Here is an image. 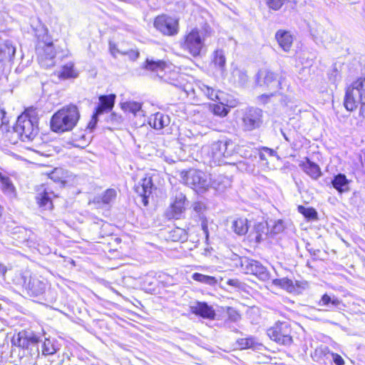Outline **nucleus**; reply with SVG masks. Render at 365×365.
<instances>
[{
  "instance_id": "7ed1b4c3",
  "label": "nucleus",
  "mask_w": 365,
  "mask_h": 365,
  "mask_svg": "<svg viewBox=\"0 0 365 365\" xmlns=\"http://www.w3.org/2000/svg\"><path fill=\"white\" fill-rule=\"evenodd\" d=\"M80 112L74 104L62 107L51 119V128L55 133H62L71 130L80 119Z\"/></svg>"
},
{
  "instance_id": "cd10ccee",
  "label": "nucleus",
  "mask_w": 365,
  "mask_h": 365,
  "mask_svg": "<svg viewBox=\"0 0 365 365\" xmlns=\"http://www.w3.org/2000/svg\"><path fill=\"white\" fill-rule=\"evenodd\" d=\"M365 91V77L356 79L348 78L346 80L345 91Z\"/></svg>"
},
{
  "instance_id": "a19ab883",
  "label": "nucleus",
  "mask_w": 365,
  "mask_h": 365,
  "mask_svg": "<svg viewBox=\"0 0 365 365\" xmlns=\"http://www.w3.org/2000/svg\"><path fill=\"white\" fill-rule=\"evenodd\" d=\"M49 178L52 180L53 182L56 183H60L61 185H64L66 182L65 180V174L63 170L61 168H55L49 175Z\"/></svg>"
},
{
  "instance_id": "4c0bfd02",
  "label": "nucleus",
  "mask_w": 365,
  "mask_h": 365,
  "mask_svg": "<svg viewBox=\"0 0 365 365\" xmlns=\"http://www.w3.org/2000/svg\"><path fill=\"white\" fill-rule=\"evenodd\" d=\"M237 344L240 349H255L261 344L258 343L255 338L250 336L248 338L240 339L237 340Z\"/></svg>"
},
{
  "instance_id": "052dcab7",
  "label": "nucleus",
  "mask_w": 365,
  "mask_h": 365,
  "mask_svg": "<svg viewBox=\"0 0 365 365\" xmlns=\"http://www.w3.org/2000/svg\"><path fill=\"white\" fill-rule=\"evenodd\" d=\"M272 96V93L271 95H267V94H262L259 97V101H261L263 103H265L267 101V99Z\"/></svg>"
},
{
  "instance_id": "49530a36",
  "label": "nucleus",
  "mask_w": 365,
  "mask_h": 365,
  "mask_svg": "<svg viewBox=\"0 0 365 365\" xmlns=\"http://www.w3.org/2000/svg\"><path fill=\"white\" fill-rule=\"evenodd\" d=\"M217 227L216 225L211 222L209 225L208 220L205 217H201V227L203 233L205 235L206 242L208 240L210 230H213L214 227Z\"/></svg>"
},
{
  "instance_id": "1a4fd4ad",
  "label": "nucleus",
  "mask_w": 365,
  "mask_h": 365,
  "mask_svg": "<svg viewBox=\"0 0 365 365\" xmlns=\"http://www.w3.org/2000/svg\"><path fill=\"white\" fill-rule=\"evenodd\" d=\"M183 182L194 190L202 191L210 186V175L198 170H190L182 173Z\"/></svg>"
},
{
  "instance_id": "f8f14e48",
  "label": "nucleus",
  "mask_w": 365,
  "mask_h": 365,
  "mask_svg": "<svg viewBox=\"0 0 365 365\" xmlns=\"http://www.w3.org/2000/svg\"><path fill=\"white\" fill-rule=\"evenodd\" d=\"M154 26L158 31L167 36H175L179 31L178 21L166 15L156 17Z\"/></svg>"
},
{
  "instance_id": "ea45409f",
  "label": "nucleus",
  "mask_w": 365,
  "mask_h": 365,
  "mask_svg": "<svg viewBox=\"0 0 365 365\" xmlns=\"http://www.w3.org/2000/svg\"><path fill=\"white\" fill-rule=\"evenodd\" d=\"M309 56L310 53L307 51L302 50L297 53L296 58L302 65L309 66L312 65L314 57L313 55H312V57Z\"/></svg>"
},
{
  "instance_id": "c85d7f7f",
  "label": "nucleus",
  "mask_w": 365,
  "mask_h": 365,
  "mask_svg": "<svg viewBox=\"0 0 365 365\" xmlns=\"http://www.w3.org/2000/svg\"><path fill=\"white\" fill-rule=\"evenodd\" d=\"M349 182L346 175L341 173L335 175L331 180L333 187L341 193L349 190Z\"/></svg>"
},
{
  "instance_id": "ddd939ff",
  "label": "nucleus",
  "mask_w": 365,
  "mask_h": 365,
  "mask_svg": "<svg viewBox=\"0 0 365 365\" xmlns=\"http://www.w3.org/2000/svg\"><path fill=\"white\" fill-rule=\"evenodd\" d=\"M38 61L41 67L48 68L55 65L56 52L54 51L53 43H41L36 48Z\"/></svg>"
},
{
  "instance_id": "f03ea898",
  "label": "nucleus",
  "mask_w": 365,
  "mask_h": 365,
  "mask_svg": "<svg viewBox=\"0 0 365 365\" xmlns=\"http://www.w3.org/2000/svg\"><path fill=\"white\" fill-rule=\"evenodd\" d=\"M235 145L230 139H222L213 142L210 145L202 147L201 154L204 158V163L220 165L224 162V158L232 155L235 152Z\"/></svg>"
},
{
  "instance_id": "3c124183",
  "label": "nucleus",
  "mask_w": 365,
  "mask_h": 365,
  "mask_svg": "<svg viewBox=\"0 0 365 365\" xmlns=\"http://www.w3.org/2000/svg\"><path fill=\"white\" fill-rule=\"evenodd\" d=\"M122 55L128 56L129 59L131 61H135L138 58L140 53L138 50L130 49L129 51H124V53H122Z\"/></svg>"
},
{
  "instance_id": "aec40b11",
  "label": "nucleus",
  "mask_w": 365,
  "mask_h": 365,
  "mask_svg": "<svg viewBox=\"0 0 365 365\" xmlns=\"http://www.w3.org/2000/svg\"><path fill=\"white\" fill-rule=\"evenodd\" d=\"M208 97L212 99L215 98L220 104L229 109L236 107L239 103L238 99L229 93H208Z\"/></svg>"
},
{
  "instance_id": "473e14b6",
  "label": "nucleus",
  "mask_w": 365,
  "mask_h": 365,
  "mask_svg": "<svg viewBox=\"0 0 365 365\" xmlns=\"http://www.w3.org/2000/svg\"><path fill=\"white\" fill-rule=\"evenodd\" d=\"M231 228L238 235H245L248 231L247 219L238 218L232 222Z\"/></svg>"
},
{
  "instance_id": "8fccbe9b",
  "label": "nucleus",
  "mask_w": 365,
  "mask_h": 365,
  "mask_svg": "<svg viewBox=\"0 0 365 365\" xmlns=\"http://www.w3.org/2000/svg\"><path fill=\"white\" fill-rule=\"evenodd\" d=\"M108 46L110 54L115 58L117 57L118 54L122 55V53H124V51L119 50L118 48L117 47V45L113 41H110Z\"/></svg>"
},
{
  "instance_id": "bf43d9fd",
  "label": "nucleus",
  "mask_w": 365,
  "mask_h": 365,
  "mask_svg": "<svg viewBox=\"0 0 365 365\" xmlns=\"http://www.w3.org/2000/svg\"><path fill=\"white\" fill-rule=\"evenodd\" d=\"M294 284L295 285V289L297 287V288L304 289L305 286L307 285V282H299V281H296L295 283H294Z\"/></svg>"
},
{
  "instance_id": "774afa93",
  "label": "nucleus",
  "mask_w": 365,
  "mask_h": 365,
  "mask_svg": "<svg viewBox=\"0 0 365 365\" xmlns=\"http://www.w3.org/2000/svg\"><path fill=\"white\" fill-rule=\"evenodd\" d=\"M190 91L194 92V91H195V89H194V88H192Z\"/></svg>"
},
{
  "instance_id": "de8ad7c7",
  "label": "nucleus",
  "mask_w": 365,
  "mask_h": 365,
  "mask_svg": "<svg viewBox=\"0 0 365 365\" xmlns=\"http://www.w3.org/2000/svg\"><path fill=\"white\" fill-rule=\"evenodd\" d=\"M227 314L228 315V319L233 322H236L241 319V315L240 313L232 307H228Z\"/></svg>"
},
{
  "instance_id": "6e6552de",
  "label": "nucleus",
  "mask_w": 365,
  "mask_h": 365,
  "mask_svg": "<svg viewBox=\"0 0 365 365\" xmlns=\"http://www.w3.org/2000/svg\"><path fill=\"white\" fill-rule=\"evenodd\" d=\"M292 329L289 323L277 322L267 329L268 336L279 345L290 346L293 342Z\"/></svg>"
},
{
  "instance_id": "39448f33",
  "label": "nucleus",
  "mask_w": 365,
  "mask_h": 365,
  "mask_svg": "<svg viewBox=\"0 0 365 365\" xmlns=\"http://www.w3.org/2000/svg\"><path fill=\"white\" fill-rule=\"evenodd\" d=\"M14 130L22 141H32L38 133L37 119L34 116L23 113L19 116Z\"/></svg>"
},
{
  "instance_id": "f257e3e1",
  "label": "nucleus",
  "mask_w": 365,
  "mask_h": 365,
  "mask_svg": "<svg viewBox=\"0 0 365 365\" xmlns=\"http://www.w3.org/2000/svg\"><path fill=\"white\" fill-rule=\"evenodd\" d=\"M138 76L150 75L153 78H158L161 81L180 88L182 91H188L185 87L181 88L182 76L173 65L167 64L163 61H154L147 58L143 66L135 71Z\"/></svg>"
},
{
  "instance_id": "13d9d810",
  "label": "nucleus",
  "mask_w": 365,
  "mask_h": 365,
  "mask_svg": "<svg viewBox=\"0 0 365 365\" xmlns=\"http://www.w3.org/2000/svg\"><path fill=\"white\" fill-rule=\"evenodd\" d=\"M204 206L201 202H195L193 205L194 210L197 212H201Z\"/></svg>"
},
{
  "instance_id": "7c9ffc66",
  "label": "nucleus",
  "mask_w": 365,
  "mask_h": 365,
  "mask_svg": "<svg viewBox=\"0 0 365 365\" xmlns=\"http://www.w3.org/2000/svg\"><path fill=\"white\" fill-rule=\"evenodd\" d=\"M1 190L8 197H9L10 199H14L16 197V188L9 177L3 178L2 181H1Z\"/></svg>"
},
{
  "instance_id": "20e7f679",
  "label": "nucleus",
  "mask_w": 365,
  "mask_h": 365,
  "mask_svg": "<svg viewBox=\"0 0 365 365\" xmlns=\"http://www.w3.org/2000/svg\"><path fill=\"white\" fill-rule=\"evenodd\" d=\"M211 33L212 29L208 25H205L200 29H192L184 36L180 43V47L193 57L199 56L206 38L211 35Z\"/></svg>"
},
{
  "instance_id": "a211bd4d",
  "label": "nucleus",
  "mask_w": 365,
  "mask_h": 365,
  "mask_svg": "<svg viewBox=\"0 0 365 365\" xmlns=\"http://www.w3.org/2000/svg\"><path fill=\"white\" fill-rule=\"evenodd\" d=\"M299 166L312 180H317L322 175L320 167L307 157L300 161Z\"/></svg>"
},
{
  "instance_id": "423d86ee",
  "label": "nucleus",
  "mask_w": 365,
  "mask_h": 365,
  "mask_svg": "<svg viewBox=\"0 0 365 365\" xmlns=\"http://www.w3.org/2000/svg\"><path fill=\"white\" fill-rule=\"evenodd\" d=\"M42 341L41 336L33 331H21L11 340L13 345L22 348L29 351L31 357L38 358L40 351L38 343Z\"/></svg>"
},
{
  "instance_id": "2f4dec72",
  "label": "nucleus",
  "mask_w": 365,
  "mask_h": 365,
  "mask_svg": "<svg viewBox=\"0 0 365 365\" xmlns=\"http://www.w3.org/2000/svg\"><path fill=\"white\" fill-rule=\"evenodd\" d=\"M78 76V72L74 68L73 63L69 62L65 64L58 74L60 78H75Z\"/></svg>"
},
{
  "instance_id": "4d7b16f0",
  "label": "nucleus",
  "mask_w": 365,
  "mask_h": 365,
  "mask_svg": "<svg viewBox=\"0 0 365 365\" xmlns=\"http://www.w3.org/2000/svg\"><path fill=\"white\" fill-rule=\"evenodd\" d=\"M227 284L234 287H240V282L236 279H230L227 280Z\"/></svg>"
},
{
  "instance_id": "b1692460",
  "label": "nucleus",
  "mask_w": 365,
  "mask_h": 365,
  "mask_svg": "<svg viewBox=\"0 0 365 365\" xmlns=\"http://www.w3.org/2000/svg\"><path fill=\"white\" fill-rule=\"evenodd\" d=\"M275 80L274 73L267 68H261L256 75V83L260 87H269V84Z\"/></svg>"
},
{
  "instance_id": "412c9836",
  "label": "nucleus",
  "mask_w": 365,
  "mask_h": 365,
  "mask_svg": "<svg viewBox=\"0 0 365 365\" xmlns=\"http://www.w3.org/2000/svg\"><path fill=\"white\" fill-rule=\"evenodd\" d=\"M185 197L180 195L177 197L175 202L170 206V210L167 212V216L169 219H179L180 218L185 210Z\"/></svg>"
},
{
  "instance_id": "37998d69",
  "label": "nucleus",
  "mask_w": 365,
  "mask_h": 365,
  "mask_svg": "<svg viewBox=\"0 0 365 365\" xmlns=\"http://www.w3.org/2000/svg\"><path fill=\"white\" fill-rule=\"evenodd\" d=\"M254 230L255 232V240L257 242H259L262 240V235L266 234L267 232L268 227L266 223L258 222L255 224L254 227Z\"/></svg>"
},
{
  "instance_id": "2eb2a0df",
  "label": "nucleus",
  "mask_w": 365,
  "mask_h": 365,
  "mask_svg": "<svg viewBox=\"0 0 365 365\" xmlns=\"http://www.w3.org/2000/svg\"><path fill=\"white\" fill-rule=\"evenodd\" d=\"M344 105L349 111L354 110L359 104L361 109H365L363 102H365V93H345Z\"/></svg>"
},
{
  "instance_id": "dca6fc26",
  "label": "nucleus",
  "mask_w": 365,
  "mask_h": 365,
  "mask_svg": "<svg viewBox=\"0 0 365 365\" xmlns=\"http://www.w3.org/2000/svg\"><path fill=\"white\" fill-rule=\"evenodd\" d=\"M47 287L46 281L44 279H39L36 276L30 277L26 289L28 294L31 296L37 297L43 294Z\"/></svg>"
},
{
  "instance_id": "9d476101",
  "label": "nucleus",
  "mask_w": 365,
  "mask_h": 365,
  "mask_svg": "<svg viewBox=\"0 0 365 365\" xmlns=\"http://www.w3.org/2000/svg\"><path fill=\"white\" fill-rule=\"evenodd\" d=\"M98 100V104L88 124L87 128L91 131L95 129L98 121V116L105 113H108L113 109L115 101V95L114 93L102 95L99 96Z\"/></svg>"
},
{
  "instance_id": "a18cd8bd",
  "label": "nucleus",
  "mask_w": 365,
  "mask_h": 365,
  "mask_svg": "<svg viewBox=\"0 0 365 365\" xmlns=\"http://www.w3.org/2000/svg\"><path fill=\"white\" fill-rule=\"evenodd\" d=\"M106 121L111 125L116 127L120 125L123 123V118L120 115H118L115 113H112L107 117Z\"/></svg>"
},
{
  "instance_id": "72a5a7b5",
  "label": "nucleus",
  "mask_w": 365,
  "mask_h": 365,
  "mask_svg": "<svg viewBox=\"0 0 365 365\" xmlns=\"http://www.w3.org/2000/svg\"><path fill=\"white\" fill-rule=\"evenodd\" d=\"M319 304L329 306L331 309H341L340 306L342 305V303L337 297L334 296L331 297L325 294L322 297Z\"/></svg>"
},
{
  "instance_id": "4be33fe9",
  "label": "nucleus",
  "mask_w": 365,
  "mask_h": 365,
  "mask_svg": "<svg viewBox=\"0 0 365 365\" xmlns=\"http://www.w3.org/2000/svg\"><path fill=\"white\" fill-rule=\"evenodd\" d=\"M41 342V354L44 356H52L60 349L58 341L55 338L44 336Z\"/></svg>"
},
{
  "instance_id": "a878e982",
  "label": "nucleus",
  "mask_w": 365,
  "mask_h": 365,
  "mask_svg": "<svg viewBox=\"0 0 365 365\" xmlns=\"http://www.w3.org/2000/svg\"><path fill=\"white\" fill-rule=\"evenodd\" d=\"M230 81L238 87H242L248 81L247 71L243 68H234L232 71Z\"/></svg>"
},
{
  "instance_id": "0e129e2a",
  "label": "nucleus",
  "mask_w": 365,
  "mask_h": 365,
  "mask_svg": "<svg viewBox=\"0 0 365 365\" xmlns=\"http://www.w3.org/2000/svg\"><path fill=\"white\" fill-rule=\"evenodd\" d=\"M283 136H284V139H285L287 141H288V142H289V141H290L289 138H288V137H287L284 133H283Z\"/></svg>"
},
{
  "instance_id": "9b49d317",
  "label": "nucleus",
  "mask_w": 365,
  "mask_h": 365,
  "mask_svg": "<svg viewBox=\"0 0 365 365\" xmlns=\"http://www.w3.org/2000/svg\"><path fill=\"white\" fill-rule=\"evenodd\" d=\"M240 264L246 274H254L262 281H267L269 279V273L259 262L243 258L240 260Z\"/></svg>"
},
{
  "instance_id": "c9c22d12",
  "label": "nucleus",
  "mask_w": 365,
  "mask_h": 365,
  "mask_svg": "<svg viewBox=\"0 0 365 365\" xmlns=\"http://www.w3.org/2000/svg\"><path fill=\"white\" fill-rule=\"evenodd\" d=\"M272 284L286 289L289 292H295V285L294 284L293 281L288 278L284 277L273 279Z\"/></svg>"
},
{
  "instance_id": "f704fd0d",
  "label": "nucleus",
  "mask_w": 365,
  "mask_h": 365,
  "mask_svg": "<svg viewBox=\"0 0 365 365\" xmlns=\"http://www.w3.org/2000/svg\"><path fill=\"white\" fill-rule=\"evenodd\" d=\"M116 195L115 190L110 188L106 190L101 195L96 197L95 200L98 203L102 202L108 205L115 200Z\"/></svg>"
},
{
  "instance_id": "603ef678",
  "label": "nucleus",
  "mask_w": 365,
  "mask_h": 365,
  "mask_svg": "<svg viewBox=\"0 0 365 365\" xmlns=\"http://www.w3.org/2000/svg\"><path fill=\"white\" fill-rule=\"evenodd\" d=\"M174 234H177L179 235V237H175V235H173V240L178 241V240H184L186 237V235L185 233L184 230L178 228L176 230L174 231Z\"/></svg>"
},
{
  "instance_id": "c03bdc74",
  "label": "nucleus",
  "mask_w": 365,
  "mask_h": 365,
  "mask_svg": "<svg viewBox=\"0 0 365 365\" xmlns=\"http://www.w3.org/2000/svg\"><path fill=\"white\" fill-rule=\"evenodd\" d=\"M297 210L308 220L317 219V212L313 207H305L303 205H299Z\"/></svg>"
},
{
  "instance_id": "0eeeda50",
  "label": "nucleus",
  "mask_w": 365,
  "mask_h": 365,
  "mask_svg": "<svg viewBox=\"0 0 365 365\" xmlns=\"http://www.w3.org/2000/svg\"><path fill=\"white\" fill-rule=\"evenodd\" d=\"M263 111L255 107L241 110V127L245 131H252L261 127L263 123Z\"/></svg>"
},
{
  "instance_id": "6e6d98bb",
  "label": "nucleus",
  "mask_w": 365,
  "mask_h": 365,
  "mask_svg": "<svg viewBox=\"0 0 365 365\" xmlns=\"http://www.w3.org/2000/svg\"><path fill=\"white\" fill-rule=\"evenodd\" d=\"M8 120L6 117V112L3 109H0V126L6 124Z\"/></svg>"
},
{
  "instance_id": "680f3d73",
  "label": "nucleus",
  "mask_w": 365,
  "mask_h": 365,
  "mask_svg": "<svg viewBox=\"0 0 365 365\" xmlns=\"http://www.w3.org/2000/svg\"><path fill=\"white\" fill-rule=\"evenodd\" d=\"M264 150L268 153L269 155H274V154L275 153V151L273 150L272 149H270V148H264Z\"/></svg>"
},
{
  "instance_id": "69168bd1",
  "label": "nucleus",
  "mask_w": 365,
  "mask_h": 365,
  "mask_svg": "<svg viewBox=\"0 0 365 365\" xmlns=\"http://www.w3.org/2000/svg\"><path fill=\"white\" fill-rule=\"evenodd\" d=\"M1 213H2V207H1V206L0 205V216L1 215Z\"/></svg>"
},
{
  "instance_id": "e2e57ef3",
  "label": "nucleus",
  "mask_w": 365,
  "mask_h": 365,
  "mask_svg": "<svg viewBox=\"0 0 365 365\" xmlns=\"http://www.w3.org/2000/svg\"><path fill=\"white\" fill-rule=\"evenodd\" d=\"M6 272V269L5 267L3 264H0V274H4Z\"/></svg>"
},
{
  "instance_id": "58836bf2",
  "label": "nucleus",
  "mask_w": 365,
  "mask_h": 365,
  "mask_svg": "<svg viewBox=\"0 0 365 365\" xmlns=\"http://www.w3.org/2000/svg\"><path fill=\"white\" fill-rule=\"evenodd\" d=\"M120 107L125 112H128L136 115L137 112L140 110L142 106L141 103L138 102L126 101L121 103Z\"/></svg>"
},
{
  "instance_id": "6ab92c4d",
  "label": "nucleus",
  "mask_w": 365,
  "mask_h": 365,
  "mask_svg": "<svg viewBox=\"0 0 365 365\" xmlns=\"http://www.w3.org/2000/svg\"><path fill=\"white\" fill-rule=\"evenodd\" d=\"M274 37L279 47L284 52L290 51L294 41L293 34L290 31L279 29L276 32Z\"/></svg>"
},
{
  "instance_id": "338daca9",
  "label": "nucleus",
  "mask_w": 365,
  "mask_h": 365,
  "mask_svg": "<svg viewBox=\"0 0 365 365\" xmlns=\"http://www.w3.org/2000/svg\"><path fill=\"white\" fill-rule=\"evenodd\" d=\"M42 86H43V91L44 90V86L45 84L44 83H42Z\"/></svg>"
},
{
  "instance_id": "4468645a",
  "label": "nucleus",
  "mask_w": 365,
  "mask_h": 365,
  "mask_svg": "<svg viewBox=\"0 0 365 365\" xmlns=\"http://www.w3.org/2000/svg\"><path fill=\"white\" fill-rule=\"evenodd\" d=\"M153 184L150 177L141 179L134 186L135 192L142 198V202L145 206L148 205V197L152 193Z\"/></svg>"
},
{
  "instance_id": "bb28decb",
  "label": "nucleus",
  "mask_w": 365,
  "mask_h": 365,
  "mask_svg": "<svg viewBox=\"0 0 365 365\" xmlns=\"http://www.w3.org/2000/svg\"><path fill=\"white\" fill-rule=\"evenodd\" d=\"M210 185L218 191H222L231 185L230 178L223 175H218L213 178L210 176Z\"/></svg>"
},
{
  "instance_id": "79ce46f5",
  "label": "nucleus",
  "mask_w": 365,
  "mask_h": 365,
  "mask_svg": "<svg viewBox=\"0 0 365 365\" xmlns=\"http://www.w3.org/2000/svg\"><path fill=\"white\" fill-rule=\"evenodd\" d=\"M210 109L214 115L220 117H225L230 112V109L225 106L218 103H213L210 105Z\"/></svg>"
},
{
  "instance_id": "864d4df0",
  "label": "nucleus",
  "mask_w": 365,
  "mask_h": 365,
  "mask_svg": "<svg viewBox=\"0 0 365 365\" xmlns=\"http://www.w3.org/2000/svg\"><path fill=\"white\" fill-rule=\"evenodd\" d=\"M284 230L283 222L281 220L277 221L273 226V232L274 233H279Z\"/></svg>"
},
{
  "instance_id": "e433bc0d",
  "label": "nucleus",
  "mask_w": 365,
  "mask_h": 365,
  "mask_svg": "<svg viewBox=\"0 0 365 365\" xmlns=\"http://www.w3.org/2000/svg\"><path fill=\"white\" fill-rule=\"evenodd\" d=\"M192 279L200 283L211 286L215 285L217 283V280L215 277L197 272H195L192 275Z\"/></svg>"
},
{
  "instance_id": "393cba45",
  "label": "nucleus",
  "mask_w": 365,
  "mask_h": 365,
  "mask_svg": "<svg viewBox=\"0 0 365 365\" xmlns=\"http://www.w3.org/2000/svg\"><path fill=\"white\" fill-rule=\"evenodd\" d=\"M169 123V116L159 112L152 115L149 119L150 125L156 130L163 129L165 126L168 125Z\"/></svg>"
},
{
  "instance_id": "5fc2aeb1",
  "label": "nucleus",
  "mask_w": 365,
  "mask_h": 365,
  "mask_svg": "<svg viewBox=\"0 0 365 365\" xmlns=\"http://www.w3.org/2000/svg\"><path fill=\"white\" fill-rule=\"evenodd\" d=\"M333 361L336 365H344V359L340 355L337 354H333Z\"/></svg>"
},
{
  "instance_id": "c756f323",
  "label": "nucleus",
  "mask_w": 365,
  "mask_h": 365,
  "mask_svg": "<svg viewBox=\"0 0 365 365\" xmlns=\"http://www.w3.org/2000/svg\"><path fill=\"white\" fill-rule=\"evenodd\" d=\"M212 62L222 73L226 64V58L224 51L222 49L216 50L212 54Z\"/></svg>"
},
{
  "instance_id": "f3484780",
  "label": "nucleus",
  "mask_w": 365,
  "mask_h": 365,
  "mask_svg": "<svg viewBox=\"0 0 365 365\" xmlns=\"http://www.w3.org/2000/svg\"><path fill=\"white\" fill-rule=\"evenodd\" d=\"M190 310L192 314L204 319H214L216 315L212 307L206 302H197L190 307Z\"/></svg>"
},
{
  "instance_id": "5701e85b",
  "label": "nucleus",
  "mask_w": 365,
  "mask_h": 365,
  "mask_svg": "<svg viewBox=\"0 0 365 365\" xmlns=\"http://www.w3.org/2000/svg\"><path fill=\"white\" fill-rule=\"evenodd\" d=\"M53 197H56L53 192L48 188H44L43 192H39L36 196V200L39 207L44 210H51L53 208Z\"/></svg>"
},
{
  "instance_id": "09e8293b",
  "label": "nucleus",
  "mask_w": 365,
  "mask_h": 365,
  "mask_svg": "<svg viewBox=\"0 0 365 365\" xmlns=\"http://www.w3.org/2000/svg\"><path fill=\"white\" fill-rule=\"evenodd\" d=\"M329 79L334 83H335L340 78L339 71L336 68V66H334L331 70L328 73Z\"/></svg>"
}]
</instances>
